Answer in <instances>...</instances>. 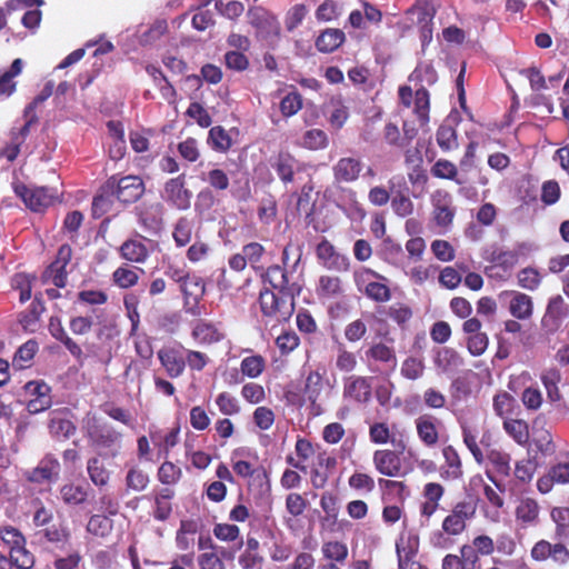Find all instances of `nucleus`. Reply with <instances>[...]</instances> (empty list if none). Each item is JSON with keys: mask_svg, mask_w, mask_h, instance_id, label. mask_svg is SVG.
Returning <instances> with one entry per match:
<instances>
[{"mask_svg": "<svg viewBox=\"0 0 569 569\" xmlns=\"http://www.w3.org/2000/svg\"><path fill=\"white\" fill-rule=\"evenodd\" d=\"M460 555L448 553L443 557L441 568L442 569H475V558L472 551L468 548V543L462 545L459 548Z\"/></svg>", "mask_w": 569, "mask_h": 569, "instance_id": "nucleus-30", "label": "nucleus"}, {"mask_svg": "<svg viewBox=\"0 0 569 569\" xmlns=\"http://www.w3.org/2000/svg\"><path fill=\"white\" fill-rule=\"evenodd\" d=\"M87 471L90 480L98 487H103L109 482L110 473L103 462L98 458H91L87 463Z\"/></svg>", "mask_w": 569, "mask_h": 569, "instance_id": "nucleus-55", "label": "nucleus"}, {"mask_svg": "<svg viewBox=\"0 0 569 569\" xmlns=\"http://www.w3.org/2000/svg\"><path fill=\"white\" fill-rule=\"evenodd\" d=\"M287 270L288 268L278 264L270 266L263 276L264 283H268L269 289L274 291L300 295L302 286L293 280L292 273Z\"/></svg>", "mask_w": 569, "mask_h": 569, "instance_id": "nucleus-15", "label": "nucleus"}, {"mask_svg": "<svg viewBox=\"0 0 569 569\" xmlns=\"http://www.w3.org/2000/svg\"><path fill=\"white\" fill-rule=\"evenodd\" d=\"M266 369V359L261 355L244 357L240 363L241 373L248 378H258Z\"/></svg>", "mask_w": 569, "mask_h": 569, "instance_id": "nucleus-51", "label": "nucleus"}, {"mask_svg": "<svg viewBox=\"0 0 569 569\" xmlns=\"http://www.w3.org/2000/svg\"><path fill=\"white\" fill-rule=\"evenodd\" d=\"M433 219L439 227H448L452 223L455 208L451 204V197L448 192L437 191L432 197Z\"/></svg>", "mask_w": 569, "mask_h": 569, "instance_id": "nucleus-24", "label": "nucleus"}, {"mask_svg": "<svg viewBox=\"0 0 569 569\" xmlns=\"http://www.w3.org/2000/svg\"><path fill=\"white\" fill-rule=\"evenodd\" d=\"M442 456L445 465L441 467V478L446 480L460 479L463 475V469L461 458L456 448L451 445L445 446L442 448Z\"/></svg>", "mask_w": 569, "mask_h": 569, "instance_id": "nucleus-26", "label": "nucleus"}, {"mask_svg": "<svg viewBox=\"0 0 569 569\" xmlns=\"http://www.w3.org/2000/svg\"><path fill=\"white\" fill-rule=\"evenodd\" d=\"M563 317V299L561 296H557L550 299L547 306L546 315L542 318V327L549 332H553L560 327Z\"/></svg>", "mask_w": 569, "mask_h": 569, "instance_id": "nucleus-32", "label": "nucleus"}, {"mask_svg": "<svg viewBox=\"0 0 569 569\" xmlns=\"http://www.w3.org/2000/svg\"><path fill=\"white\" fill-rule=\"evenodd\" d=\"M371 380V377L356 375L343 378V398L357 405H367L372 398Z\"/></svg>", "mask_w": 569, "mask_h": 569, "instance_id": "nucleus-13", "label": "nucleus"}, {"mask_svg": "<svg viewBox=\"0 0 569 569\" xmlns=\"http://www.w3.org/2000/svg\"><path fill=\"white\" fill-rule=\"evenodd\" d=\"M487 459L492 466V472L487 471L488 479L497 487V489L505 491L501 479L510 476V456L500 450L491 449L487 452Z\"/></svg>", "mask_w": 569, "mask_h": 569, "instance_id": "nucleus-17", "label": "nucleus"}, {"mask_svg": "<svg viewBox=\"0 0 569 569\" xmlns=\"http://www.w3.org/2000/svg\"><path fill=\"white\" fill-rule=\"evenodd\" d=\"M462 430V439L466 447L471 452L472 457L478 463H482L485 460L483 451L481 450L479 443L483 447H489V433H483L481 439L478 442L479 431L475 426L465 423L461 426Z\"/></svg>", "mask_w": 569, "mask_h": 569, "instance_id": "nucleus-25", "label": "nucleus"}, {"mask_svg": "<svg viewBox=\"0 0 569 569\" xmlns=\"http://www.w3.org/2000/svg\"><path fill=\"white\" fill-rule=\"evenodd\" d=\"M477 507L473 502L462 500L456 502L441 522V528L430 535V543L435 548L447 549L468 528V522L475 518Z\"/></svg>", "mask_w": 569, "mask_h": 569, "instance_id": "nucleus-1", "label": "nucleus"}, {"mask_svg": "<svg viewBox=\"0 0 569 569\" xmlns=\"http://www.w3.org/2000/svg\"><path fill=\"white\" fill-rule=\"evenodd\" d=\"M503 429L518 445L525 446L529 441V426L521 419H506Z\"/></svg>", "mask_w": 569, "mask_h": 569, "instance_id": "nucleus-42", "label": "nucleus"}, {"mask_svg": "<svg viewBox=\"0 0 569 569\" xmlns=\"http://www.w3.org/2000/svg\"><path fill=\"white\" fill-rule=\"evenodd\" d=\"M369 277L378 280L388 281V279L370 268H363L355 274L356 283L360 287L365 284L363 293L372 301L378 303L388 302L391 299L390 288L380 281H367Z\"/></svg>", "mask_w": 569, "mask_h": 569, "instance_id": "nucleus-11", "label": "nucleus"}, {"mask_svg": "<svg viewBox=\"0 0 569 569\" xmlns=\"http://www.w3.org/2000/svg\"><path fill=\"white\" fill-rule=\"evenodd\" d=\"M72 258V248L62 244L58 249L54 260L41 273L42 283H53L57 288H64L68 282L67 266Z\"/></svg>", "mask_w": 569, "mask_h": 569, "instance_id": "nucleus-9", "label": "nucleus"}, {"mask_svg": "<svg viewBox=\"0 0 569 569\" xmlns=\"http://www.w3.org/2000/svg\"><path fill=\"white\" fill-rule=\"evenodd\" d=\"M158 358L170 378H178L183 373L186 361L178 350L162 348L158 351Z\"/></svg>", "mask_w": 569, "mask_h": 569, "instance_id": "nucleus-27", "label": "nucleus"}, {"mask_svg": "<svg viewBox=\"0 0 569 569\" xmlns=\"http://www.w3.org/2000/svg\"><path fill=\"white\" fill-rule=\"evenodd\" d=\"M124 481L127 491L140 492L148 487L150 479L143 469L133 466L128 470Z\"/></svg>", "mask_w": 569, "mask_h": 569, "instance_id": "nucleus-47", "label": "nucleus"}, {"mask_svg": "<svg viewBox=\"0 0 569 569\" xmlns=\"http://www.w3.org/2000/svg\"><path fill=\"white\" fill-rule=\"evenodd\" d=\"M419 440L428 448H433L440 440L441 421L432 415H421L415 420Z\"/></svg>", "mask_w": 569, "mask_h": 569, "instance_id": "nucleus-19", "label": "nucleus"}, {"mask_svg": "<svg viewBox=\"0 0 569 569\" xmlns=\"http://www.w3.org/2000/svg\"><path fill=\"white\" fill-rule=\"evenodd\" d=\"M323 389V375L318 370H311L305 383V395L311 403H316Z\"/></svg>", "mask_w": 569, "mask_h": 569, "instance_id": "nucleus-52", "label": "nucleus"}, {"mask_svg": "<svg viewBox=\"0 0 569 569\" xmlns=\"http://www.w3.org/2000/svg\"><path fill=\"white\" fill-rule=\"evenodd\" d=\"M164 199L179 210L190 208L192 192L186 188V174L181 173L164 184Z\"/></svg>", "mask_w": 569, "mask_h": 569, "instance_id": "nucleus-16", "label": "nucleus"}, {"mask_svg": "<svg viewBox=\"0 0 569 569\" xmlns=\"http://www.w3.org/2000/svg\"><path fill=\"white\" fill-rule=\"evenodd\" d=\"M346 40L345 32L340 29H326L316 39V48L323 53L337 50Z\"/></svg>", "mask_w": 569, "mask_h": 569, "instance_id": "nucleus-33", "label": "nucleus"}, {"mask_svg": "<svg viewBox=\"0 0 569 569\" xmlns=\"http://www.w3.org/2000/svg\"><path fill=\"white\" fill-rule=\"evenodd\" d=\"M179 288L183 297V309L186 313L200 317L202 315L200 301L206 295L204 280L200 276L190 273Z\"/></svg>", "mask_w": 569, "mask_h": 569, "instance_id": "nucleus-10", "label": "nucleus"}, {"mask_svg": "<svg viewBox=\"0 0 569 569\" xmlns=\"http://www.w3.org/2000/svg\"><path fill=\"white\" fill-rule=\"evenodd\" d=\"M468 548L473 552L472 556L476 557L473 559L477 565L480 556H490L495 551V542L491 537L479 535L472 539V543L468 545Z\"/></svg>", "mask_w": 569, "mask_h": 569, "instance_id": "nucleus-59", "label": "nucleus"}, {"mask_svg": "<svg viewBox=\"0 0 569 569\" xmlns=\"http://www.w3.org/2000/svg\"><path fill=\"white\" fill-rule=\"evenodd\" d=\"M247 18L250 26L256 29L258 37L267 39L280 34L281 28L277 17L263 7L256 6L250 8L247 12Z\"/></svg>", "mask_w": 569, "mask_h": 569, "instance_id": "nucleus-12", "label": "nucleus"}, {"mask_svg": "<svg viewBox=\"0 0 569 569\" xmlns=\"http://www.w3.org/2000/svg\"><path fill=\"white\" fill-rule=\"evenodd\" d=\"M299 295L284 293L264 287L259 293V308L267 322H287L295 312V299Z\"/></svg>", "mask_w": 569, "mask_h": 569, "instance_id": "nucleus-2", "label": "nucleus"}, {"mask_svg": "<svg viewBox=\"0 0 569 569\" xmlns=\"http://www.w3.org/2000/svg\"><path fill=\"white\" fill-rule=\"evenodd\" d=\"M540 380L546 389L549 401H560L562 398V395L559 390V383L561 381L560 370L556 367L547 368L541 372Z\"/></svg>", "mask_w": 569, "mask_h": 569, "instance_id": "nucleus-34", "label": "nucleus"}, {"mask_svg": "<svg viewBox=\"0 0 569 569\" xmlns=\"http://www.w3.org/2000/svg\"><path fill=\"white\" fill-rule=\"evenodd\" d=\"M510 315L518 320H528L533 313L532 298L523 292L513 291L509 302Z\"/></svg>", "mask_w": 569, "mask_h": 569, "instance_id": "nucleus-29", "label": "nucleus"}, {"mask_svg": "<svg viewBox=\"0 0 569 569\" xmlns=\"http://www.w3.org/2000/svg\"><path fill=\"white\" fill-rule=\"evenodd\" d=\"M346 202L341 206L343 212L351 219L356 221H361L366 218L367 211L363 206L359 202L357 192L352 189H347L343 191Z\"/></svg>", "mask_w": 569, "mask_h": 569, "instance_id": "nucleus-44", "label": "nucleus"}, {"mask_svg": "<svg viewBox=\"0 0 569 569\" xmlns=\"http://www.w3.org/2000/svg\"><path fill=\"white\" fill-rule=\"evenodd\" d=\"M0 539L9 548L11 563L18 569H31L34 556L27 548V541L21 531L12 526L0 528Z\"/></svg>", "mask_w": 569, "mask_h": 569, "instance_id": "nucleus-5", "label": "nucleus"}, {"mask_svg": "<svg viewBox=\"0 0 569 569\" xmlns=\"http://www.w3.org/2000/svg\"><path fill=\"white\" fill-rule=\"evenodd\" d=\"M120 256L134 263H143L149 257L146 244L137 239H128L120 247Z\"/></svg>", "mask_w": 569, "mask_h": 569, "instance_id": "nucleus-37", "label": "nucleus"}, {"mask_svg": "<svg viewBox=\"0 0 569 569\" xmlns=\"http://www.w3.org/2000/svg\"><path fill=\"white\" fill-rule=\"evenodd\" d=\"M49 430L58 439H68L76 432V426L69 419L54 417L49 422Z\"/></svg>", "mask_w": 569, "mask_h": 569, "instance_id": "nucleus-64", "label": "nucleus"}, {"mask_svg": "<svg viewBox=\"0 0 569 569\" xmlns=\"http://www.w3.org/2000/svg\"><path fill=\"white\" fill-rule=\"evenodd\" d=\"M60 495L64 503L78 506L87 500L88 492L83 486L66 483L60 488Z\"/></svg>", "mask_w": 569, "mask_h": 569, "instance_id": "nucleus-56", "label": "nucleus"}, {"mask_svg": "<svg viewBox=\"0 0 569 569\" xmlns=\"http://www.w3.org/2000/svg\"><path fill=\"white\" fill-rule=\"evenodd\" d=\"M539 517V505L532 498L521 499L516 508V518L523 526L533 525Z\"/></svg>", "mask_w": 569, "mask_h": 569, "instance_id": "nucleus-39", "label": "nucleus"}, {"mask_svg": "<svg viewBox=\"0 0 569 569\" xmlns=\"http://www.w3.org/2000/svg\"><path fill=\"white\" fill-rule=\"evenodd\" d=\"M436 140L439 148L445 151H451L458 147L456 129L450 124H441L436 133Z\"/></svg>", "mask_w": 569, "mask_h": 569, "instance_id": "nucleus-57", "label": "nucleus"}, {"mask_svg": "<svg viewBox=\"0 0 569 569\" xmlns=\"http://www.w3.org/2000/svg\"><path fill=\"white\" fill-rule=\"evenodd\" d=\"M284 506L290 519H298L308 509L309 501L299 492H290L286 497Z\"/></svg>", "mask_w": 569, "mask_h": 569, "instance_id": "nucleus-53", "label": "nucleus"}, {"mask_svg": "<svg viewBox=\"0 0 569 569\" xmlns=\"http://www.w3.org/2000/svg\"><path fill=\"white\" fill-rule=\"evenodd\" d=\"M530 557L536 562H551L558 567L569 563V549L563 542H550L546 539L538 540L530 550Z\"/></svg>", "mask_w": 569, "mask_h": 569, "instance_id": "nucleus-8", "label": "nucleus"}, {"mask_svg": "<svg viewBox=\"0 0 569 569\" xmlns=\"http://www.w3.org/2000/svg\"><path fill=\"white\" fill-rule=\"evenodd\" d=\"M114 200H117L114 192L108 190V181H106L99 193L93 198L92 201V217L101 218L102 216L113 211Z\"/></svg>", "mask_w": 569, "mask_h": 569, "instance_id": "nucleus-35", "label": "nucleus"}, {"mask_svg": "<svg viewBox=\"0 0 569 569\" xmlns=\"http://www.w3.org/2000/svg\"><path fill=\"white\" fill-rule=\"evenodd\" d=\"M396 551L399 569H407L409 566L417 562L415 558L418 552V539H408L406 545L403 540H401L397 543Z\"/></svg>", "mask_w": 569, "mask_h": 569, "instance_id": "nucleus-41", "label": "nucleus"}, {"mask_svg": "<svg viewBox=\"0 0 569 569\" xmlns=\"http://www.w3.org/2000/svg\"><path fill=\"white\" fill-rule=\"evenodd\" d=\"M323 559L343 563L349 553L348 546L339 540H328L321 546Z\"/></svg>", "mask_w": 569, "mask_h": 569, "instance_id": "nucleus-43", "label": "nucleus"}, {"mask_svg": "<svg viewBox=\"0 0 569 569\" xmlns=\"http://www.w3.org/2000/svg\"><path fill=\"white\" fill-rule=\"evenodd\" d=\"M12 188L16 196L33 212H43L60 201V194L53 187L27 186L23 182L17 181L12 183Z\"/></svg>", "mask_w": 569, "mask_h": 569, "instance_id": "nucleus-4", "label": "nucleus"}, {"mask_svg": "<svg viewBox=\"0 0 569 569\" xmlns=\"http://www.w3.org/2000/svg\"><path fill=\"white\" fill-rule=\"evenodd\" d=\"M49 332L56 340L60 341L66 347V349L71 353L73 358L77 360H82L83 351L81 347L68 336L61 323V320L58 317L50 318Z\"/></svg>", "mask_w": 569, "mask_h": 569, "instance_id": "nucleus-28", "label": "nucleus"}, {"mask_svg": "<svg viewBox=\"0 0 569 569\" xmlns=\"http://www.w3.org/2000/svg\"><path fill=\"white\" fill-rule=\"evenodd\" d=\"M399 104L407 109H412L420 126L423 127L429 122L430 113V93L421 86L413 89L410 86H400L398 89Z\"/></svg>", "mask_w": 569, "mask_h": 569, "instance_id": "nucleus-6", "label": "nucleus"}, {"mask_svg": "<svg viewBox=\"0 0 569 569\" xmlns=\"http://www.w3.org/2000/svg\"><path fill=\"white\" fill-rule=\"evenodd\" d=\"M174 497V491L170 488H162L154 496V508L152 516L158 521H166L172 513L171 500Z\"/></svg>", "mask_w": 569, "mask_h": 569, "instance_id": "nucleus-36", "label": "nucleus"}, {"mask_svg": "<svg viewBox=\"0 0 569 569\" xmlns=\"http://www.w3.org/2000/svg\"><path fill=\"white\" fill-rule=\"evenodd\" d=\"M36 280L34 274H29L26 272L16 273L12 278V288L19 290L20 302H26L31 298L32 293V283Z\"/></svg>", "mask_w": 569, "mask_h": 569, "instance_id": "nucleus-58", "label": "nucleus"}, {"mask_svg": "<svg viewBox=\"0 0 569 569\" xmlns=\"http://www.w3.org/2000/svg\"><path fill=\"white\" fill-rule=\"evenodd\" d=\"M113 522L107 516L93 515L87 523V531L96 537L104 538L112 531Z\"/></svg>", "mask_w": 569, "mask_h": 569, "instance_id": "nucleus-54", "label": "nucleus"}, {"mask_svg": "<svg viewBox=\"0 0 569 569\" xmlns=\"http://www.w3.org/2000/svg\"><path fill=\"white\" fill-rule=\"evenodd\" d=\"M271 167L277 172L282 183L293 182L295 173L299 169V161L289 151H279L271 160Z\"/></svg>", "mask_w": 569, "mask_h": 569, "instance_id": "nucleus-23", "label": "nucleus"}, {"mask_svg": "<svg viewBox=\"0 0 569 569\" xmlns=\"http://www.w3.org/2000/svg\"><path fill=\"white\" fill-rule=\"evenodd\" d=\"M86 435L92 445L100 448L112 447L120 438V433L107 423L91 419L86 425Z\"/></svg>", "mask_w": 569, "mask_h": 569, "instance_id": "nucleus-18", "label": "nucleus"}, {"mask_svg": "<svg viewBox=\"0 0 569 569\" xmlns=\"http://www.w3.org/2000/svg\"><path fill=\"white\" fill-rule=\"evenodd\" d=\"M366 357L368 360L386 365L391 363L395 366L397 362L395 349L383 342H376L371 345L366 351Z\"/></svg>", "mask_w": 569, "mask_h": 569, "instance_id": "nucleus-40", "label": "nucleus"}, {"mask_svg": "<svg viewBox=\"0 0 569 569\" xmlns=\"http://www.w3.org/2000/svg\"><path fill=\"white\" fill-rule=\"evenodd\" d=\"M387 315L401 329H406L408 322L413 316V312L411 307L407 303L396 302L388 308Z\"/></svg>", "mask_w": 569, "mask_h": 569, "instance_id": "nucleus-60", "label": "nucleus"}, {"mask_svg": "<svg viewBox=\"0 0 569 569\" xmlns=\"http://www.w3.org/2000/svg\"><path fill=\"white\" fill-rule=\"evenodd\" d=\"M393 449H378L372 455L376 470L386 477H401L407 475L402 468L401 455L407 449V440L403 433L391 440Z\"/></svg>", "mask_w": 569, "mask_h": 569, "instance_id": "nucleus-3", "label": "nucleus"}, {"mask_svg": "<svg viewBox=\"0 0 569 569\" xmlns=\"http://www.w3.org/2000/svg\"><path fill=\"white\" fill-rule=\"evenodd\" d=\"M342 280L338 276L323 274L319 278L316 292L320 299H336L343 295Z\"/></svg>", "mask_w": 569, "mask_h": 569, "instance_id": "nucleus-31", "label": "nucleus"}, {"mask_svg": "<svg viewBox=\"0 0 569 569\" xmlns=\"http://www.w3.org/2000/svg\"><path fill=\"white\" fill-rule=\"evenodd\" d=\"M136 216L140 228L150 236H156L163 229V206L160 202L136 207Z\"/></svg>", "mask_w": 569, "mask_h": 569, "instance_id": "nucleus-14", "label": "nucleus"}, {"mask_svg": "<svg viewBox=\"0 0 569 569\" xmlns=\"http://www.w3.org/2000/svg\"><path fill=\"white\" fill-rule=\"evenodd\" d=\"M435 363L445 372L455 371L465 365L463 358L453 348L445 347L438 351Z\"/></svg>", "mask_w": 569, "mask_h": 569, "instance_id": "nucleus-38", "label": "nucleus"}, {"mask_svg": "<svg viewBox=\"0 0 569 569\" xmlns=\"http://www.w3.org/2000/svg\"><path fill=\"white\" fill-rule=\"evenodd\" d=\"M316 256L328 269L347 270L349 267L348 258L340 254L335 246L326 238L317 244Z\"/></svg>", "mask_w": 569, "mask_h": 569, "instance_id": "nucleus-21", "label": "nucleus"}, {"mask_svg": "<svg viewBox=\"0 0 569 569\" xmlns=\"http://www.w3.org/2000/svg\"><path fill=\"white\" fill-rule=\"evenodd\" d=\"M113 283L121 289H129L139 281L137 271L128 267H119L112 273Z\"/></svg>", "mask_w": 569, "mask_h": 569, "instance_id": "nucleus-63", "label": "nucleus"}, {"mask_svg": "<svg viewBox=\"0 0 569 569\" xmlns=\"http://www.w3.org/2000/svg\"><path fill=\"white\" fill-rule=\"evenodd\" d=\"M208 143L213 150L226 152L231 148L232 140L223 127L216 126L209 130Z\"/></svg>", "mask_w": 569, "mask_h": 569, "instance_id": "nucleus-49", "label": "nucleus"}, {"mask_svg": "<svg viewBox=\"0 0 569 569\" xmlns=\"http://www.w3.org/2000/svg\"><path fill=\"white\" fill-rule=\"evenodd\" d=\"M517 280L522 289L535 291L541 284L542 277L536 268L527 267L518 272Z\"/></svg>", "mask_w": 569, "mask_h": 569, "instance_id": "nucleus-62", "label": "nucleus"}, {"mask_svg": "<svg viewBox=\"0 0 569 569\" xmlns=\"http://www.w3.org/2000/svg\"><path fill=\"white\" fill-rule=\"evenodd\" d=\"M107 181L108 190L114 192L117 200L123 204L138 201L144 193V182L138 176H111Z\"/></svg>", "mask_w": 569, "mask_h": 569, "instance_id": "nucleus-7", "label": "nucleus"}, {"mask_svg": "<svg viewBox=\"0 0 569 569\" xmlns=\"http://www.w3.org/2000/svg\"><path fill=\"white\" fill-rule=\"evenodd\" d=\"M192 337L201 343H213L222 339L223 335L212 325L199 321L193 330Z\"/></svg>", "mask_w": 569, "mask_h": 569, "instance_id": "nucleus-46", "label": "nucleus"}, {"mask_svg": "<svg viewBox=\"0 0 569 569\" xmlns=\"http://www.w3.org/2000/svg\"><path fill=\"white\" fill-rule=\"evenodd\" d=\"M44 303L40 296L36 295L27 312L20 317V323L24 329L33 330V327L40 320L41 315L44 312Z\"/></svg>", "mask_w": 569, "mask_h": 569, "instance_id": "nucleus-50", "label": "nucleus"}, {"mask_svg": "<svg viewBox=\"0 0 569 569\" xmlns=\"http://www.w3.org/2000/svg\"><path fill=\"white\" fill-rule=\"evenodd\" d=\"M60 463L52 455L44 456L36 468L28 471L27 479L30 482L42 483L44 481H52L59 477Z\"/></svg>", "mask_w": 569, "mask_h": 569, "instance_id": "nucleus-22", "label": "nucleus"}, {"mask_svg": "<svg viewBox=\"0 0 569 569\" xmlns=\"http://www.w3.org/2000/svg\"><path fill=\"white\" fill-rule=\"evenodd\" d=\"M329 143L327 133L321 129L307 130L302 136V147L309 150H321Z\"/></svg>", "mask_w": 569, "mask_h": 569, "instance_id": "nucleus-61", "label": "nucleus"}, {"mask_svg": "<svg viewBox=\"0 0 569 569\" xmlns=\"http://www.w3.org/2000/svg\"><path fill=\"white\" fill-rule=\"evenodd\" d=\"M492 406L496 415L505 421L506 419H510L509 417L515 412L517 401L513 396L503 391L493 397Z\"/></svg>", "mask_w": 569, "mask_h": 569, "instance_id": "nucleus-48", "label": "nucleus"}, {"mask_svg": "<svg viewBox=\"0 0 569 569\" xmlns=\"http://www.w3.org/2000/svg\"><path fill=\"white\" fill-rule=\"evenodd\" d=\"M363 163L360 158L342 157L332 167L333 179L338 183H351L359 179Z\"/></svg>", "mask_w": 569, "mask_h": 569, "instance_id": "nucleus-20", "label": "nucleus"}, {"mask_svg": "<svg viewBox=\"0 0 569 569\" xmlns=\"http://www.w3.org/2000/svg\"><path fill=\"white\" fill-rule=\"evenodd\" d=\"M193 233V222L187 217L177 220L172 230V238L178 248L186 247L190 243Z\"/></svg>", "mask_w": 569, "mask_h": 569, "instance_id": "nucleus-45", "label": "nucleus"}]
</instances>
